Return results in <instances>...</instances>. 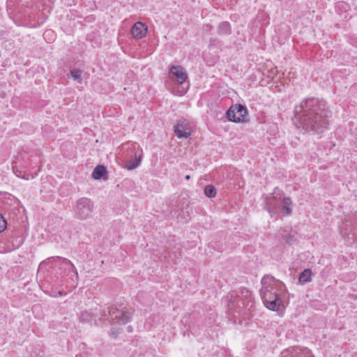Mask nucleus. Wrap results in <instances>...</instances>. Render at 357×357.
Wrapping results in <instances>:
<instances>
[{
    "label": "nucleus",
    "instance_id": "nucleus-1",
    "mask_svg": "<svg viewBox=\"0 0 357 357\" xmlns=\"http://www.w3.org/2000/svg\"><path fill=\"white\" fill-rule=\"evenodd\" d=\"M295 123L307 132H323L328 125L331 112L323 100L308 98L295 107Z\"/></svg>",
    "mask_w": 357,
    "mask_h": 357
},
{
    "label": "nucleus",
    "instance_id": "nucleus-2",
    "mask_svg": "<svg viewBox=\"0 0 357 357\" xmlns=\"http://www.w3.org/2000/svg\"><path fill=\"white\" fill-rule=\"evenodd\" d=\"M260 294L264 305L270 310L278 311L282 305L281 294L285 290L284 284L271 275L262 278Z\"/></svg>",
    "mask_w": 357,
    "mask_h": 357
},
{
    "label": "nucleus",
    "instance_id": "nucleus-3",
    "mask_svg": "<svg viewBox=\"0 0 357 357\" xmlns=\"http://www.w3.org/2000/svg\"><path fill=\"white\" fill-rule=\"evenodd\" d=\"M254 305L252 294L246 289L240 290L235 296L231 294L229 308L233 312L245 313L252 310Z\"/></svg>",
    "mask_w": 357,
    "mask_h": 357
},
{
    "label": "nucleus",
    "instance_id": "nucleus-4",
    "mask_svg": "<svg viewBox=\"0 0 357 357\" xmlns=\"http://www.w3.org/2000/svg\"><path fill=\"white\" fill-rule=\"evenodd\" d=\"M93 208V202L90 199L82 197L77 200L73 207L74 215L77 219L86 220L91 217Z\"/></svg>",
    "mask_w": 357,
    "mask_h": 357
},
{
    "label": "nucleus",
    "instance_id": "nucleus-5",
    "mask_svg": "<svg viewBox=\"0 0 357 357\" xmlns=\"http://www.w3.org/2000/svg\"><path fill=\"white\" fill-rule=\"evenodd\" d=\"M103 313L100 319L108 322L115 320L118 323L125 324L130 321L131 317V314L129 312L123 308L118 309L115 307H107Z\"/></svg>",
    "mask_w": 357,
    "mask_h": 357
},
{
    "label": "nucleus",
    "instance_id": "nucleus-6",
    "mask_svg": "<svg viewBox=\"0 0 357 357\" xmlns=\"http://www.w3.org/2000/svg\"><path fill=\"white\" fill-rule=\"evenodd\" d=\"M169 78L174 84L181 86V89L178 90V93L179 96H182L186 93L188 89V85L184 87L183 84H185L188 79V74L181 66H172L169 73Z\"/></svg>",
    "mask_w": 357,
    "mask_h": 357
},
{
    "label": "nucleus",
    "instance_id": "nucleus-7",
    "mask_svg": "<svg viewBox=\"0 0 357 357\" xmlns=\"http://www.w3.org/2000/svg\"><path fill=\"white\" fill-rule=\"evenodd\" d=\"M192 124L186 119L180 120L174 126V132L178 138H188L192 130Z\"/></svg>",
    "mask_w": 357,
    "mask_h": 357
},
{
    "label": "nucleus",
    "instance_id": "nucleus-8",
    "mask_svg": "<svg viewBox=\"0 0 357 357\" xmlns=\"http://www.w3.org/2000/svg\"><path fill=\"white\" fill-rule=\"evenodd\" d=\"M247 114V109L241 105H235L227 112V116L229 121L241 122L244 121Z\"/></svg>",
    "mask_w": 357,
    "mask_h": 357
},
{
    "label": "nucleus",
    "instance_id": "nucleus-9",
    "mask_svg": "<svg viewBox=\"0 0 357 357\" xmlns=\"http://www.w3.org/2000/svg\"><path fill=\"white\" fill-rule=\"evenodd\" d=\"M147 32V26L141 22L135 23L131 29V33L132 36L137 39L144 38Z\"/></svg>",
    "mask_w": 357,
    "mask_h": 357
},
{
    "label": "nucleus",
    "instance_id": "nucleus-10",
    "mask_svg": "<svg viewBox=\"0 0 357 357\" xmlns=\"http://www.w3.org/2000/svg\"><path fill=\"white\" fill-rule=\"evenodd\" d=\"M142 154L135 152L134 158H130L125 162L124 167L128 170H132L137 168L141 163Z\"/></svg>",
    "mask_w": 357,
    "mask_h": 357
},
{
    "label": "nucleus",
    "instance_id": "nucleus-11",
    "mask_svg": "<svg viewBox=\"0 0 357 357\" xmlns=\"http://www.w3.org/2000/svg\"><path fill=\"white\" fill-rule=\"evenodd\" d=\"M278 201L275 197L272 196L267 197L266 199V209L269 213L272 215L278 213Z\"/></svg>",
    "mask_w": 357,
    "mask_h": 357
},
{
    "label": "nucleus",
    "instance_id": "nucleus-12",
    "mask_svg": "<svg viewBox=\"0 0 357 357\" xmlns=\"http://www.w3.org/2000/svg\"><path fill=\"white\" fill-rule=\"evenodd\" d=\"M281 204L282 213L286 215H289L291 213L293 208V202L291 199L288 197H285L282 199Z\"/></svg>",
    "mask_w": 357,
    "mask_h": 357
},
{
    "label": "nucleus",
    "instance_id": "nucleus-13",
    "mask_svg": "<svg viewBox=\"0 0 357 357\" xmlns=\"http://www.w3.org/2000/svg\"><path fill=\"white\" fill-rule=\"evenodd\" d=\"M312 271L310 269H305L299 276V282L301 284H305L311 281Z\"/></svg>",
    "mask_w": 357,
    "mask_h": 357
},
{
    "label": "nucleus",
    "instance_id": "nucleus-14",
    "mask_svg": "<svg viewBox=\"0 0 357 357\" xmlns=\"http://www.w3.org/2000/svg\"><path fill=\"white\" fill-rule=\"evenodd\" d=\"M106 173L105 167L102 165L97 166L92 173V177L94 179H100Z\"/></svg>",
    "mask_w": 357,
    "mask_h": 357
},
{
    "label": "nucleus",
    "instance_id": "nucleus-15",
    "mask_svg": "<svg viewBox=\"0 0 357 357\" xmlns=\"http://www.w3.org/2000/svg\"><path fill=\"white\" fill-rule=\"evenodd\" d=\"M218 32L220 35H228L230 33V24L227 22L220 24Z\"/></svg>",
    "mask_w": 357,
    "mask_h": 357
},
{
    "label": "nucleus",
    "instance_id": "nucleus-16",
    "mask_svg": "<svg viewBox=\"0 0 357 357\" xmlns=\"http://www.w3.org/2000/svg\"><path fill=\"white\" fill-rule=\"evenodd\" d=\"M204 193L206 197L213 198L216 195V190L213 185H208L205 187Z\"/></svg>",
    "mask_w": 357,
    "mask_h": 357
},
{
    "label": "nucleus",
    "instance_id": "nucleus-17",
    "mask_svg": "<svg viewBox=\"0 0 357 357\" xmlns=\"http://www.w3.org/2000/svg\"><path fill=\"white\" fill-rule=\"evenodd\" d=\"M82 71L78 70H73L70 71L71 77L79 84L82 82Z\"/></svg>",
    "mask_w": 357,
    "mask_h": 357
},
{
    "label": "nucleus",
    "instance_id": "nucleus-18",
    "mask_svg": "<svg viewBox=\"0 0 357 357\" xmlns=\"http://www.w3.org/2000/svg\"><path fill=\"white\" fill-rule=\"evenodd\" d=\"M283 238L285 239V243L291 244L294 243L295 234H282Z\"/></svg>",
    "mask_w": 357,
    "mask_h": 357
},
{
    "label": "nucleus",
    "instance_id": "nucleus-19",
    "mask_svg": "<svg viewBox=\"0 0 357 357\" xmlns=\"http://www.w3.org/2000/svg\"><path fill=\"white\" fill-rule=\"evenodd\" d=\"M6 228V221L1 214H0V232L4 231Z\"/></svg>",
    "mask_w": 357,
    "mask_h": 357
},
{
    "label": "nucleus",
    "instance_id": "nucleus-20",
    "mask_svg": "<svg viewBox=\"0 0 357 357\" xmlns=\"http://www.w3.org/2000/svg\"><path fill=\"white\" fill-rule=\"evenodd\" d=\"M82 320L84 321H89L91 319V315L89 312H85L82 314Z\"/></svg>",
    "mask_w": 357,
    "mask_h": 357
},
{
    "label": "nucleus",
    "instance_id": "nucleus-21",
    "mask_svg": "<svg viewBox=\"0 0 357 357\" xmlns=\"http://www.w3.org/2000/svg\"><path fill=\"white\" fill-rule=\"evenodd\" d=\"M118 333H119L118 330H116V328H112L111 330L110 335L112 337L116 338L118 335Z\"/></svg>",
    "mask_w": 357,
    "mask_h": 357
},
{
    "label": "nucleus",
    "instance_id": "nucleus-22",
    "mask_svg": "<svg viewBox=\"0 0 357 357\" xmlns=\"http://www.w3.org/2000/svg\"><path fill=\"white\" fill-rule=\"evenodd\" d=\"M11 250L10 249H6V247H0V252L1 253H4V252H10Z\"/></svg>",
    "mask_w": 357,
    "mask_h": 357
},
{
    "label": "nucleus",
    "instance_id": "nucleus-23",
    "mask_svg": "<svg viewBox=\"0 0 357 357\" xmlns=\"http://www.w3.org/2000/svg\"><path fill=\"white\" fill-rule=\"evenodd\" d=\"M52 34H53V31H51V30H47V31H46L45 32L44 36H45V38H46V37H47V36H51V35H52Z\"/></svg>",
    "mask_w": 357,
    "mask_h": 357
},
{
    "label": "nucleus",
    "instance_id": "nucleus-24",
    "mask_svg": "<svg viewBox=\"0 0 357 357\" xmlns=\"http://www.w3.org/2000/svg\"><path fill=\"white\" fill-rule=\"evenodd\" d=\"M131 146H132V149L134 150H136L137 149V146H138L136 143H132Z\"/></svg>",
    "mask_w": 357,
    "mask_h": 357
},
{
    "label": "nucleus",
    "instance_id": "nucleus-25",
    "mask_svg": "<svg viewBox=\"0 0 357 357\" xmlns=\"http://www.w3.org/2000/svg\"><path fill=\"white\" fill-rule=\"evenodd\" d=\"M128 332H132V327H131V326H128Z\"/></svg>",
    "mask_w": 357,
    "mask_h": 357
},
{
    "label": "nucleus",
    "instance_id": "nucleus-26",
    "mask_svg": "<svg viewBox=\"0 0 357 357\" xmlns=\"http://www.w3.org/2000/svg\"><path fill=\"white\" fill-rule=\"evenodd\" d=\"M190 178V176L189 175H187V176H185V179H186V180H189Z\"/></svg>",
    "mask_w": 357,
    "mask_h": 357
},
{
    "label": "nucleus",
    "instance_id": "nucleus-27",
    "mask_svg": "<svg viewBox=\"0 0 357 357\" xmlns=\"http://www.w3.org/2000/svg\"><path fill=\"white\" fill-rule=\"evenodd\" d=\"M74 274H75V275H76V277L77 278V275H78L77 272V271H74Z\"/></svg>",
    "mask_w": 357,
    "mask_h": 357
}]
</instances>
